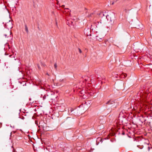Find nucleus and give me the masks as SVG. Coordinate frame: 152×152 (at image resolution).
Segmentation results:
<instances>
[{
  "instance_id": "5701e85b",
  "label": "nucleus",
  "mask_w": 152,
  "mask_h": 152,
  "mask_svg": "<svg viewBox=\"0 0 152 152\" xmlns=\"http://www.w3.org/2000/svg\"><path fill=\"white\" fill-rule=\"evenodd\" d=\"M12 132V133L13 132V133H15V132L14 131H13Z\"/></svg>"
},
{
  "instance_id": "dca6fc26",
  "label": "nucleus",
  "mask_w": 152,
  "mask_h": 152,
  "mask_svg": "<svg viewBox=\"0 0 152 152\" xmlns=\"http://www.w3.org/2000/svg\"><path fill=\"white\" fill-rule=\"evenodd\" d=\"M83 106V104H82L80 106H81L82 107Z\"/></svg>"
},
{
  "instance_id": "a211bd4d",
  "label": "nucleus",
  "mask_w": 152,
  "mask_h": 152,
  "mask_svg": "<svg viewBox=\"0 0 152 152\" xmlns=\"http://www.w3.org/2000/svg\"><path fill=\"white\" fill-rule=\"evenodd\" d=\"M38 67L39 68V69H40V67L39 65L38 66Z\"/></svg>"
},
{
  "instance_id": "f03ea898",
  "label": "nucleus",
  "mask_w": 152,
  "mask_h": 152,
  "mask_svg": "<svg viewBox=\"0 0 152 152\" xmlns=\"http://www.w3.org/2000/svg\"><path fill=\"white\" fill-rule=\"evenodd\" d=\"M107 20L110 22V24H112L113 23L114 18V15L113 14H110L109 15H106Z\"/></svg>"
},
{
  "instance_id": "4be33fe9",
  "label": "nucleus",
  "mask_w": 152,
  "mask_h": 152,
  "mask_svg": "<svg viewBox=\"0 0 152 152\" xmlns=\"http://www.w3.org/2000/svg\"><path fill=\"white\" fill-rule=\"evenodd\" d=\"M125 134V133L124 132H123L122 133V134L124 135Z\"/></svg>"
},
{
  "instance_id": "20e7f679",
  "label": "nucleus",
  "mask_w": 152,
  "mask_h": 152,
  "mask_svg": "<svg viewBox=\"0 0 152 152\" xmlns=\"http://www.w3.org/2000/svg\"><path fill=\"white\" fill-rule=\"evenodd\" d=\"M88 89L89 90L88 91V90L86 89V94H88V97H89L90 96H92L93 94L94 93L93 92H91L90 91V89L88 88Z\"/></svg>"
},
{
  "instance_id": "6e6552de",
  "label": "nucleus",
  "mask_w": 152,
  "mask_h": 152,
  "mask_svg": "<svg viewBox=\"0 0 152 152\" xmlns=\"http://www.w3.org/2000/svg\"><path fill=\"white\" fill-rule=\"evenodd\" d=\"M35 124L39 126L38 124V121H35Z\"/></svg>"
},
{
  "instance_id": "bb28decb",
  "label": "nucleus",
  "mask_w": 152,
  "mask_h": 152,
  "mask_svg": "<svg viewBox=\"0 0 152 152\" xmlns=\"http://www.w3.org/2000/svg\"><path fill=\"white\" fill-rule=\"evenodd\" d=\"M0 125H2V124L1 123H0Z\"/></svg>"
},
{
  "instance_id": "c9c22d12",
  "label": "nucleus",
  "mask_w": 152,
  "mask_h": 152,
  "mask_svg": "<svg viewBox=\"0 0 152 152\" xmlns=\"http://www.w3.org/2000/svg\"><path fill=\"white\" fill-rule=\"evenodd\" d=\"M142 148H140V149H142Z\"/></svg>"
},
{
  "instance_id": "7c9ffc66",
  "label": "nucleus",
  "mask_w": 152,
  "mask_h": 152,
  "mask_svg": "<svg viewBox=\"0 0 152 152\" xmlns=\"http://www.w3.org/2000/svg\"><path fill=\"white\" fill-rule=\"evenodd\" d=\"M86 35L87 36H89V35H88V34H86Z\"/></svg>"
},
{
  "instance_id": "6ab92c4d",
  "label": "nucleus",
  "mask_w": 152,
  "mask_h": 152,
  "mask_svg": "<svg viewBox=\"0 0 152 152\" xmlns=\"http://www.w3.org/2000/svg\"><path fill=\"white\" fill-rule=\"evenodd\" d=\"M148 151H149V150H150V147H148Z\"/></svg>"
},
{
  "instance_id": "9b49d317",
  "label": "nucleus",
  "mask_w": 152,
  "mask_h": 152,
  "mask_svg": "<svg viewBox=\"0 0 152 152\" xmlns=\"http://www.w3.org/2000/svg\"><path fill=\"white\" fill-rule=\"evenodd\" d=\"M20 118L23 120L25 118L23 116L20 117Z\"/></svg>"
},
{
  "instance_id": "1a4fd4ad",
  "label": "nucleus",
  "mask_w": 152,
  "mask_h": 152,
  "mask_svg": "<svg viewBox=\"0 0 152 152\" xmlns=\"http://www.w3.org/2000/svg\"><path fill=\"white\" fill-rule=\"evenodd\" d=\"M54 67L55 68V69H56L57 67V64H54Z\"/></svg>"
},
{
  "instance_id": "f3484780",
  "label": "nucleus",
  "mask_w": 152,
  "mask_h": 152,
  "mask_svg": "<svg viewBox=\"0 0 152 152\" xmlns=\"http://www.w3.org/2000/svg\"><path fill=\"white\" fill-rule=\"evenodd\" d=\"M64 7H65V6H64V5H62V8H64Z\"/></svg>"
},
{
  "instance_id": "72a5a7b5",
  "label": "nucleus",
  "mask_w": 152,
  "mask_h": 152,
  "mask_svg": "<svg viewBox=\"0 0 152 152\" xmlns=\"http://www.w3.org/2000/svg\"><path fill=\"white\" fill-rule=\"evenodd\" d=\"M12 127H13V128H14V126H13Z\"/></svg>"
},
{
  "instance_id": "f8f14e48",
  "label": "nucleus",
  "mask_w": 152,
  "mask_h": 152,
  "mask_svg": "<svg viewBox=\"0 0 152 152\" xmlns=\"http://www.w3.org/2000/svg\"><path fill=\"white\" fill-rule=\"evenodd\" d=\"M79 49V52L80 53H82V51L80 49V48H78Z\"/></svg>"
},
{
  "instance_id": "393cba45",
  "label": "nucleus",
  "mask_w": 152,
  "mask_h": 152,
  "mask_svg": "<svg viewBox=\"0 0 152 152\" xmlns=\"http://www.w3.org/2000/svg\"><path fill=\"white\" fill-rule=\"evenodd\" d=\"M127 76V75L126 74H125V75H124V77H126Z\"/></svg>"
},
{
  "instance_id": "9d476101",
  "label": "nucleus",
  "mask_w": 152,
  "mask_h": 152,
  "mask_svg": "<svg viewBox=\"0 0 152 152\" xmlns=\"http://www.w3.org/2000/svg\"><path fill=\"white\" fill-rule=\"evenodd\" d=\"M88 103V104L89 105V104H90V103L91 102H90V101H87V102H86V103Z\"/></svg>"
},
{
  "instance_id": "7ed1b4c3",
  "label": "nucleus",
  "mask_w": 152,
  "mask_h": 152,
  "mask_svg": "<svg viewBox=\"0 0 152 152\" xmlns=\"http://www.w3.org/2000/svg\"><path fill=\"white\" fill-rule=\"evenodd\" d=\"M41 125L39 126V127L41 128L44 131H49V130L48 128V127H47L46 124L44 123H41Z\"/></svg>"
},
{
  "instance_id": "a878e982",
  "label": "nucleus",
  "mask_w": 152,
  "mask_h": 152,
  "mask_svg": "<svg viewBox=\"0 0 152 152\" xmlns=\"http://www.w3.org/2000/svg\"><path fill=\"white\" fill-rule=\"evenodd\" d=\"M84 102H85V103H84V104H86V101H85Z\"/></svg>"
},
{
  "instance_id": "b1692460",
  "label": "nucleus",
  "mask_w": 152,
  "mask_h": 152,
  "mask_svg": "<svg viewBox=\"0 0 152 152\" xmlns=\"http://www.w3.org/2000/svg\"><path fill=\"white\" fill-rule=\"evenodd\" d=\"M71 112H72L74 110H72V109H71Z\"/></svg>"
},
{
  "instance_id": "0eeeda50",
  "label": "nucleus",
  "mask_w": 152,
  "mask_h": 152,
  "mask_svg": "<svg viewBox=\"0 0 152 152\" xmlns=\"http://www.w3.org/2000/svg\"><path fill=\"white\" fill-rule=\"evenodd\" d=\"M47 96H48V95H47ZM46 97H47V96H46V95H44L43 96H42V98H43V99L44 100H45L46 98Z\"/></svg>"
},
{
  "instance_id": "e433bc0d",
  "label": "nucleus",
  "mask_w": 152,
  "mask_h": 152,
  "mask_svg": "<svg viewBox=\"0 0 152 152\" xmlns=\"http://www.w3.org/2000/svg\"><path fill=\"white\" fill-rule=\"evenodd\" d=\"M88 86H89V85Z\"/></svg>"
},
{
  "instance_id": "ddd939ff",
  "label": "nucleus",
  "mask_w": 152,
  "mask_h": 152,
  "mask_svg": "<svg viewBox=\"0 0 152 152\" xmlns=\"http://www.w3.org/2000/svg\"><path fill=\"white\" fill-rule=\"evenodd\" d=\"M12 132H11L10 134V137H12Z\"/></svg>"
},
{
  "instance_id": "c85d7f7f",
  "label": "nucleus",
  "mask_w": 152,
  "mask_h": 152,
  "mask_svg": "<svg viewBox=\"0 0 152 152\" xmlns=\"http://www.w3.org/2000/svg\"><path fill=\"white\" fill-rule=\"evenodd\" d=\"M89 16H88V17H87V18H89Z\"/></svg>"
},
{
  "instance_id": "f704fd0d",
  "label": "nucleus",
  "mask_w": 152,
  "mask_h": 152,
  "mask_svg": "<svg viewBox=\"0 0 152 152\" xmlns=\"http://www.w3.org/2000/svg\"><path fill=\"white\" fill-rule=\"evenodd\" d=\"M10 127H12V126L11 125L10 126Z\"/></svg>"
},
{
  "instance_id": "f257e3e1",
  "label": "nucleus",
  "mask_w": 152,
  "mask_h": 152,
  "mask_svg": "<svg viewBox=\"0 0 152 152\" xmlns=\"http://www.w3.org/2000/svg\"><path fill=\"white\" fill-rule=\"evenodd\" d=\"M106 106L108 107H111L110 111L111 110L116 108L118 106V103L115 102V101L110 100L107 101L106 104Z\"/></svg>"
},
{
  "instance_id": "cd10ccee",
  "label": "nucleus",
  "mask_w": 152,
  "mask_h": 152,
  "mask_svg": "<svg viewBox=\"0 0 152 152\" xmlns=\"http://www.w3.org/2000/svg\"><path fill=\"white\" fill-rule=\"evenodd\" d=\"M114 2L112 3V5L113 4H114Z\"/></svg>"
},
{
  "instance_id": "423d86ee",
  "label": "nucleus",
  "mask_w": 152,
  "mask_h": 152,
  "mask_svg": "<svg viewBox=\"0 0 152 152\" xmlns=\"http://www.w3.org/2000/svg\"><path fill=\"white\" fill-rule=\"evenodd\" d=\"M25 31L26 32L28 33V27H27V26L26 24L25 25Z\"/></svg>"
},
{
  "instance_id": "2eb2a0df",
  "label": "nucleus",
  "mask_w": 152,
  "mask_h": 152,
  "mask_svg": "<svg viewBox=\"0 0 152 152\" xmlns=\"http://www.w3.org/2000/svg\"><path fill=\"white\" fill-rule=\"evenodd\" d=\"M8 55V54L7 53H5V55Z\"/></svg>"
},
{
  "instance_id": "2f4dec72",
  "label": "nucleus",
  "mask_w": 152,
  "mask_h": 152,
  "mask_svg": "<svg viewBox=\"0 0 152 152\" xmlns=\"http://www.w3.org/2000/svg\"><path fill=\"white\" fill-rule=\"evenodd\" d=\"M47 75H49V74H48V73H47Z\"/></svg>"
},
{
  "instance_id": "aec40b11",
  "label": "nucleus",
  "mask_w": 152,
  "mask_h": 152,
  "mask_svg": "<svg viewBox=\"0 0 152 152\" xmlns=\"http://www.w3.org/2000/svg\"><path fill=\"white\" fill-rule=\"evenodd\" d=\"M11 148H12L13 149H15V148H14V147H13V146H11Z\"/></svg>"
},
{
  "instance_id": "473e14b6",
  "label": "nucleus",
  "mask_w": 152,
  "mask_h": 152,
  "mask_svg": "<svg viewBox=\"0 0 152 152\" xmlns=\"http://www.w3.org/2000/svg\"><path fill=\"white\" fill-rule=\"evenodd\" d=\"M29 99V100H31V98H30V99Z\"/></svg>"
},
{
  "instance_id": "412c9836",
  "label": "nucleus",
  "mask_w": 152,
  "mask_h": 152,
  "mask_svg": "<svg viewBox=\"0 0 152 152\" xmlns=\"http://www.w3.org/2000/svg\"><path fill=\"white\" fill-rule=\"evenodd\" d=\"M12 56V55H10L9 56L10 57H11Z\"/></svg>"
},
{
  "instance_id": "39448f33",
  "label": "nucleus",
  "mask_w": 152,
  "mask_h": 152,
  "mask_svg": "<svg viewBox=\"0 0 152 152\" xmlns=\"http://www.w3.org/2000/svg\"><path fill=\"white\" fill-rule=\"evenodd\" d=\"M125 112V110H123L121 111V112H120L119 114V115L122 116V115Z\"/></svg>"
},
{
  "instance_id": "4468645a",
  "label": "nucleus",
  "mask_w": 152,
  "mask_h": 152,
  "mask_svg": "<svg viewBox=\"0 0 152 152\" xmlns=\"http://www.w3.org/2000/svg\"><path fill=\"white\" fill-rule=\"evenodd\" d=\"M41 64H42V65L44 66H45V64H42V63H41Z\"/></svg>"
},
{
  "instance_id": "c756f323",
  "label": "nucleus",
  "mask_w": 152,
  "mask_h": 152,
  "mask_svg": "<svg viewBox=\"0 0 152 152\" xmlns=\"http://www.w3.org/2000/svg\"><path fill=\"white\" fill-rule=\"evenodd\" d=\"M90 106V105H89V106H88V107H89Z\"/></svg>"
}]
</instances>
